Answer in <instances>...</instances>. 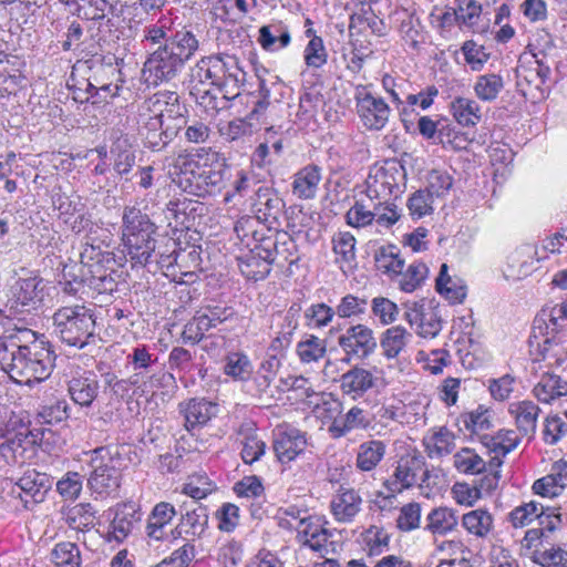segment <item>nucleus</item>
I'll return each mask as SVG.
<instances>
[{"mask_svg": "<svg viewBox=\"0 0 567 567\" xmlns=\"http://www.w3.org/2000/svg\"><path fill=\"white\" fill-rule=\"evenodd\" d=\"M447 271V265L442 264L440 274L436 278V290L451 303H462L466 297V285L462 279L451 277Z\"/></svg>", "mask_w": 567, "mask_h": 567, "instance_id": "nucleus-36", "label": "nucleus"}, {"mask_svg": "<svg viewBox=\"0 0 567 567\" xmlns=\"http://www.w3.org/2000/svg\"><path fill=\"white\" fill-rule=\"evenodd\" d=\"M84 274L85 285L96 293L111 295L117 290L116 272L107 270L103 265H95Z\"/></svg>", "mask_w": 567, "mask_h": 567, "instance_id": "nucleus-39", "label": "nucleus"}, {"mask_svg": "<svg viewBox=\"0 0 567 567\" xmlns=\"http://www.w3.org/2000/svg\"><path fill=\"white\" fill-rule=\"evenodd\" d=\"M404 319L419 336L435 338L442 330L440 309L431 302H408L404 305Z\"/></svg>", "mask_w": 567, "mask_h": 567, "instance_id": "nucleus-12", "label": "nucleus"}, {"mask_svg": "<svg viewBox=\"0 0 567 567\" xmlns=\"http://www.w3.org/2000/svg\"><path fill=\"white\" fill-rule=\"evenodd\" d=\"M503 89L504 80L495 73L480 75L474 84L476 96L484 102L496 100Z\"/></svg>", "mask_w": 567, "mask_h": 567, "instance_id": "nucleus-52", "label": "nucleus"}, {"mask_svg": "<svg viewBox=\"0 0 567 567\" xmlns=\"http://www.w3.org/2000/svg\"><path fill=\"white\" fill-rule=\"evenodd\" d=\"M118 73V70L112 64L104 65L100 63L93 73V76L90 79L87 91L92 96L99 95L101 92L105 93L111 97H114L118 94L120 86L117 84H113L112 82L106 83L102 80V75L106 74L111 78H114Z\"/></svg>", "mask_w": 567, "mask_h": 567, "instance_id": "nucleus-48", "label": "nucleus"}, {"mask_svg": "<svg viewBox=\"0 0 567 567\" xmlns=\"http://www.w3.org/2000/svg\"><path fill=\"white\" fill-rule=\"evenodd\" d=\"M44 284L39 276L19 278L11 287L10 307L16 312L38 309L44 299Z\"/></svg>", "mask_w": 567, "mask_h": 567, "instance_id": "nucleus-13", "label": "nucleus"}, {"mask_svg": "<svg viewBox=\"0 0 567 567\" xmlns=\"http://www.w3.org/2000/svg\"><path fill=\"white\" fill-rule=\"evenodd\" d=\"M52 319L54 333L65 344L83 349L96 342L95 319L84 305L61 307Z\"/></svg>", "mask_w": 567, "mask_h": 567, "instance_id": "nucleus-4", "label": "nucleus"}, {"mask_svg": "<svg viewBox=\"0 0 567 567\" xmlns=\"http://www.w3.org/2000/svg\"><path fill=\"white\" fill-rule=\"evenodd\" d=\"M492 416L493 412L489 409L480 405L471 412L461 414L458 420L472 434H480L492 427Z\"/></svg>", "mask_w": 567, "mask_h": 567, "instance_id": "nucleus-55", "label": "nucleus"}, {"mask_svg": "<svg viewBox=\"0 0 567 567\" xmlns=\"http://www.w3.org/2000/svg\"><path fill=\"white\" fill-rule=\"evenodd\" d=\"M86 454L90 455L91 467L87 486L92 493L107 496L116 492L121 485V471L117 466L118 458L114 456L111 449L101 446Z\"/></svg>", "mask_w": 567, "mask_h": 567, "instance_id": "nucleus-5", "label": "nucleus"}, {"mask_svg": "<svg viewBox=\"0 0 567 567\" xmlns=\"http://www.w3.org/2000/svg\"><path fill=\"white\" fill-rule=\"evenodd\" d=\"M375 381L377 379L370 370L355 365L340 377L339 388L342 395L358 400L374 388Z\"/></svg>", "mask_w": 567, "mask_h": 567, "instance_id": "nucleus-21", "label": "nucleus"}, {"mask_svg": "<svg viewBox=\"0 0 567 567\" xmlns=\"http://www.w3.org/2000/svg\"><path fill=\"white\" fill-rule=\"evenodd\" d=\"M239 435L243 436L241 440V458L246 464H252L261 458V456L266 452V443L258 437L257 432L247 424L240 426Z\"/></svg>", "mask_w": 567, "mask_h": 567, "instance_id": "nucleus-43", "label": "nucleus"}, {"mask_svg": "<svg viewBox=\"0 0 567 567\" xmlns=\"http://www.w3.org/2000/svg\"><path fill=\"white\" fill-rule=\"evenodd\" d=\"M354 101L358 115L368 130L379 131L389 121L390 107L381 97L374 96L368 86L355 87Z\"/></svg>", "mask_w": 567, "mask_h": 567, "instance_id": "nucleus-11", "label": "nucleus"}, {"mask_svg": "<svg viewBox=\"0 0 567 567\" xmlns=\"http://www.w3.org/2000/svg\"><path fill=\"white\" fill-rule=\"evenodd\" d=\"M173 55L181 58L182 63H186L198 50V40L188 30L182 29L169 35V40H166L165 44Z\"/></svg>", "mask_w": 567, "mask_h": 567, "instance_id": "nucleus-41", "label": "nucleus"}, {"mask_svg": "<svg viewBox=\"0 0 567 567\" xmlns=\"http://www.w3.org/2000/svg\"><path fill=\"white\" fill-rule=\"evenodd\" d=\"M258 41L262 49L276 51L288 47L291 38L288 28L282 22H274L259 29Z\"/></svg>", "mask_w": 567, "mask_h": 567, "instance_id": "nucleus-40", "label": "nucleus"}, {"mask_svg": "<svg viewBox=\"0 0 567 567\" xmlns=\"http://www.w3.org/2000/svg\"><path fill=\"white\" fill-rule=\"evenodd\" d=\"M429 480L425 458L421 454L406 453L399 457L393 474L383 485L388 492L402 493Z\"/></svg>", "mask_w": 567, "mask_h": 567, "instance_id": "nucleus-7", "label": "nucleus"}, {"mask_svg": "<svg viewBox=\"0 0 567 567\" xmlns=\"http://www.w3.org/2000/svg\"><path fill=\"white\" fill-rule=\"evenodd\" d=\"M368 301L365 298H359L354 295L348 293L343 296L340 302L336 306V316L342 319L358 317L365 312Z\"/></svg>", "mask_w": 567, "mask_h": 567, "instance_id": "nucleus-62", "label": "nucleus"}, {"mask_svg": "<svg viewBox=\"0 0 567 567\" xmlns=\"http://www.w3.org/2000/svg\"><path fill=\"white\" fill-rule=\"evenodd\" d=\"M55 355L49 342L35 343L18 354H10L8 361H0L10 378L19 383L31 385L48 379L54 367Z\"/></svg>", "mask_w": 567, "mask_h": 567, "instance_id": "nucleus-3", "label": "nucleus"}, {"mask_svg": "<svg viewBox=\"0 0 567 567\" xmlns=\"http://www.w3.org/2000/svg\"><path fill=\"white\" fill-rule=\"evenodd\" d=\"M401 172L395 165L389 167H377L369 175L365 181L368 197L374 200H382L388 203L392 195L400 190L399 177Z\"/></svg>", "mask_w": 567, "mask_h": 567, "instance_id": "nucleus-15", "label": "nucleus"}, {"mask_svg": "<svg viewBox=\"0 0 567 567\" xmlns=\"http://www.w3.org/2000/svg\"><path fill=\"white\" fill-rule=\"evenodd\" d=\"M567 487V461L558 460L553 463L550 473L538 478L533 484L535 494L545 497H556Z\"/></svg>", "mask_w": 567, "mask_h": 567, "instance_id": "nucleus-28", "label": "nucleus"}, {"mask_svg": "<svg viewBox=\"0 0 567 567\" xmlns=\"http://www.w3.org/2000/svg\"><path fill=\"white\" fill-rule=\"evenodd\" d=\"M375 267L390 277L400 274L404 267V259L400 249L394 245L381 246L374 254Z\"/></svg>", "mask_w": 567, "mask_h": 567, "instance_id": "nucleus-45", "label": "nucleus"}, {"mask_svg": "<svg viewBox=\"0 0 567 567\" xmlns=\"http://www.w3.org/2000/svg\"><path fill=\"white\" fill-rule=\"evenodd\" d=\"M52 478L35 470H29L16 482L11 494L23 503V507L31 508V505L42 503L52 487Z\"/></svg>", "mask_w": 567, "mask_h": 567, "instance_id": "nucleus-14", "label": "nucleus"}, {"mask_svg": "<svg viewBox=\"0 0 567 567\" xmlns=\"http://www.w3.org/2000/svg\"><path fill=\"white\" fill-rule=\"evenodd\" d=\"M289 247L278 246L277 239L272 236L260 237L258 244L249 248L247 254L236 258L240 272L249 280L265 279L278 256L282 255Z\"/></svg>", "mask_w": 567, "mask_h": 567, "instance_id": "nucleus-6", "label": "nucleus"}, {"mask_svg": "<svg viewBox=\"0 0 567 567\" xmlns=\"http://www.w3.org/2000/svg\"><path fill=\"white\" fill-rule=\"evenodd\" d=\"M187 431L207 424L218 413L217 404L205 399H190L179 404Z\"/></svg>", "mask_w": 567, "mask_h": 567, "instance_id": "nucleus-27", "label": "nucleus"}, {"mask_svg": "<svg viewBox=\"0 0 567 567\" xmlns=\"http://www.w3.org/2000/svg\"><path fill=\"white\" fill-rule=\"evenodd\" d=\"M460 524L456 509L447 506H439L431 509L425 517L424 530L434 537L446 536L457 530Z\"/></svg>", "mask_w": 567, "mask_h": 567, "instance_id": "nucleus-25", "label": "nucleus"}, {"mask_svg": "<svg viewBox=\"0 0 567 567\" xmlns=\"http://www.w3.org/2000/svg\"><path fill=\"white\" fill-rule=\"evenodd\" d=\"M223 54L202 58L190 71V85L217 86L223 70Z\"/></svg>", "mask_w": 567, "mask_h": 567, "instance_id": "nucleus-30", "label": "nucleus"}, {"mask_svg": "<svg viewBox=\"0 0 567 567\" xmlns=\"http://www.w3.org/2000/svg\"><path fill=\"white\" fill-rule=\"evenodd\" d=\"M177 184L183 192L197 197L219 194L229 184L233 169L223 154L212 147L179 153L173 158Z\"/></svg>", "mask_w": 567, "mask_h": 567, "instance_id": "nucleus-1", "label": "nucleus"}, {"mask_svg": "<svg viewBox=\"0 0 567 567\" xmlns=\"http://www.w3.org/2000/svg\"><path fill=\"white\" fill-rule=\"evenodd\" d=\"M450 110L455 121L464 127H472L481 122V106L473 99L457 96L451 102Z\"/></svg>", "mask_w": 567, "mask_h": 567, "instance_id": "nucleus-38", "label": "nucleus"}, {"mask_svg": "<svg viewBox=\"0 0 567 567\" xmlns=\"http://www.w3.org/2000/svg\"><path fill=\"white\" fill-rule=\"evenodd\" d=\"M411 339V334L401 326L386 329L380 339L382 354L386 359H395L404 350Z\"/></svg>", "mask_w": 567, "mask_h": 567, "instance_id": "nucleus-42", "label": "nucleus"}, {"mask_svg": "<svg viewBox=\"0 0 567 567\" xmlns=\"http://www.w3.org/2000/svg\"><path fill=\"white\" fill-rule=\"evenodd\" d=\"M223 70L216 89L223 94V99L230 101L239 96L240 87L246 82L247 73L240 65L239 59L235 55L223 53Z\"/></svg>", "mask_w": 567, "mask_h": 567, "instance_id": "nucleus-16", "label": "nucleus"}, {"mask_svg": "<svg viewBox=\"0 0 567 567\" xmlns=\"http://www.w3.org/2000/svg\"><path fill=\"white\" fill-rule=\"evenodd\" d=\"M82 247L80 254L81 271H89L95 265H101L102 249L96 235H89L87 238H83Z\"/></svg>", "mask_w": 567, "mask_h": 567, "instance_id": "nucleus-60", "label": "nucleus"}, {"mask_svg": "<svg viewBox=\"0 0 567 567\" xmlns=\"http://www.w3.org/2000/svg\"><path fill=\"white\" fill-rule=\"evenodd\" d=\"M332 249L337 262L351 266L355 258V238L349 231H339L332 237Z\"/></svg>", "mask_w": 567, "mask_h": 567, "instance_id": "nucleus-56", "label": "nucleus"}, {"mask_svg": "<svg viewBox=\"0 0 567 567\" xmlns=\"http://www.w3.org/2000/svg\"><path fill=\"white\" fill-rule=\"evenodd\" d=\"M565 310L566 308L564 307V303L556 305L549 310L548 313L546 310H543L542 315L537 316L534 320L533 331L529 337V344L530 347H536L544 358L550 346L555 342V336H549L548 323L545 317H553V319L558 318L564 320L566 319Z\"/></svg>", "mask_w": 567, "mask_h": 567, "instance_id": "nucleus-24", "label": "nucleus"}, {"mask_svg": "<svg viewBox=\"0 0 567 567\" xmlns=\"http://www.w3.org/2000/svg\"><path fill=\"white\" fill-rule=\"evenodd\" d=\"M190 95L208 116H215L224 105H220L223 97L218 96L219 92L214 86L190 85Z\"/></svg>", "mask_w": 567, "mask_h": 567, "instance_id": "nucleus-49", "label": "nucleus"}, {"mask_svg": "<svg viewBox=\"0 0 567 567\" xmlns=\"http://www.w3.org/2000/svg\"><path fill=\"white\" fill-rule=\"evenodd\" d=\"M566 393L567 386L561 383L559 377L557 375L543 377L534 388L535 396L545 403H549L550 401L565 395Z\"/></svg>", "mask_w": 567, "mask_h": 567, "instance_id": "nucleus-57", "label": "nucleus"}, {"mask_svg": "<svg viewBox=\"0 0 567 567\" xmlns=\"http://www.w3.org/2000/svg\"><path fill=\"white\" fill-rule=\"evenodd\" d=\"M95 514L96 512L90 503H80L65 512L64 519L70 528L84 532L95 526Z\"/></svg>", "mask_w": 567, "mask_h": 567, "instance_id": "nucleus-44", "label": "nucleus"}, {"mask_svg": "<svg viewBox=\"0 0 567 567\" xmlns=\"http://www.w3.org/2000/svg\"><path fill=\"white\" fill-rule=\"evenodd\" d=\"M285 208V202L270 187L260 186L252 199V212L258 221L272 226L278 223Z\"/></svg>", "mask_w": 567, "mask_h": 567, "instance_id": "nucleus-18", "label": "nucleus"}, {"mask_svg": "<svg viewBox=\"0 0 567 567\" xmlns=\"http://www.w3.org/2000/svg\"><path fill=\"white\" fill-rule=\"evenodd\" d=\"M297 353L303 363L318 362L327 353L326 340L311 334L297 344Z\"/></svg>", "mask_w": 567, "mask_h": 567, "instance_id": "nucleus-58", "label": "nucleus"}, {"mask_svg": "<svg viewBox=\"0 0 567 567\" xmlns=\"http://www.w3.org/2000/svg\"><path fill=\"white\" fill-rule=\"evenodd\" d=\"M461 525L476 539H487L494 530V517L484 508H476L462 515Z\"/></svg>", "mask_w": 567, "mask_h": 567, "instance_id": "nucleus-31", "label": "nucleus"}, {"mask_svg": "<svg viewBox=\"0 0 567 567\" xmlns=\"http://www.w3.org/2000/svg\"><path fill=\"white\" fill-rule=\"evenodd\" d=\"M224 362V373L234 380L245 381L254 370L250 359L244 352H229Z\"/></svg>", "mask_w": 567, "mask_h": 567, "instance_id": "nucleus-50", "label": "nucleus"}, {"mask_svg": "<svg viewBox=\"0 0 567 567\" xmlns=\"http://www.w3.org/2000/svg\"><path fill=\"white\" fill-rule=\"evenodd\" d=\"M177 512L168 502L157 503L151 511L145 526V534L151 540L163 542L172 537L168 526Z\"/></svg>", "mask_w": 567, "mask_h": 567, "instance_id": "nucleus-22", "label": "nucleus"}, {"mask_svg": "<svg viewBox=\"0 0 567 567\" xmlns=\"http://www.w3.org/2000/svg\"><path fill=\"white\" fill-rule=\"evenodd\" d=\"M47 342L43 339H39L37 333L29 328H14L7 330L6 333L0 337V361H8L10 354H18V352L29 349V347L35 343Z\"/></svg>", "mask_w": 567, "mask_h": 567, "instance_id": "nucleus-23", "label": "nucleus"}, {"mask_svg": "<svg viewBox=\"0 0 567 567\" xmlns=\"http://www.w3.org/2000/svg\"><path fill=\"white\" fill-rule=\"evenodd\" d=\"M184 65L181 58L173 55L166 45H161L145 61L143 76L148 85L157 86L173 80Z\"/></svg>", "mask_w": 567, "mask_h": 567, "instance_id": "nucleus-10", "label": "nucleus"}, {"mask_svg": "<svg viewBox=\"0 0 567 567\" xmlns=\"http://www.w3.org/2000/svg\"><path fill=\"white\" fill-rule=\"evenodd\" d=\"M189 507L184 504L181 507V518L175 528L171 529L173 539H177L183 535L192 537H200L208 526V511L207 507L192 502Z\"/></svg>", "mask_w": 567, "mask_h": 567, "instance_id": "nucleus-17", "label": "nucleus"}, {"mask_svg": "<svg viewBox=\"0 0 567 567\" xmlns=\"http://www.w3.org/2000/svg\"><path fill=\"white\" fill-rule=\"evenodd\" d=\"M509 411L515 415L518 431L524 436H533L536 431L537 419L540 412L538 405L533 401L525 400L513 403Z\"/></svg>", "mask_w": 567, "mask_h": 567, "instance_id": "nucleus-35", "label": "nucleus"}, {"mask_svg": "<svg viewBox=\"0 0 567 567\" xmlns=\"http://www.w3.org/2000/svg\"><path fill=\"white\" fill-rule=\"evenodd\" d=\"M307 444L306 433L296 427H286L275 434L274 451L278 461L285 464L303 453Z\"/></svg>", "mask_w": 567, "mask_h": 567, "instance_id": "nucleus-19", "label": "nucleus"}, {"mask_svg": "<svg viewBox=\"0 0 567 567\" xmlns=\"http://www.w3.org/2000/svg\"><path fill=\"white\" fill-rule=\"evenodd\" d=\"M370 426V420L365 412L354 405L340 419H334L328 431L333 439L346 436L353 430H367Z\"/></svg>", "mask_w": 567, "mask_h": 567, "instance_id": "nucleus-34", "label": "nucleus"}, {"mask_svg": "<svg viewBox=\"0 0 567 567\" xmlns=\"http://www.w3.org/2000/svg\"><path fill=\"white\" fill-rule=\"evenodd\" d=\"M429 274L427 266L423 262L411 264L405 271L403 269L400 274H396L398 285L404 292H412L416 290L423 281L426 279Z\"/></svg>", "mask_w": 567, "mask_h": 567, "instance_id": "nucleus-53", "label": "nucleus"}, {"mask_svg": "<svg viewBox=\"0 0 567 567\" xmlns=\"http://www.w3.org/2000/svg\"><path fill=\"white\" fill-rule=\"evenodd\" d=\"M70 405L65 400H55L43 405L38 412V417L47 424H56L69 417Z\"/></svg>", "mask_w": 567, "mask_h": 567, "instance_id": "nucleus-63", "label": "nucleus"}, {"mask_svg": "<svg viewBox=\"0 0 567 567\" xmlns=\"http://www.w3.org/2000/svg\"><path fill=\"white\" fill-rule=\"evenodd\" d=\"M362 498L353 488L340 487L330 503L331 513L336 520L350 523L361 511Z\"/></svg>", "mask_w": 567, "mask_h": 567, "instance_id": "nucleus-26", "label": "nucleus"}, {"mask_svg": "<svg viewBox=\"0 0 567 567\" xmlns=\"http://www.w3.org/2000/svg\"><path fill=\"white\" fill-rule=\"evenodd\" d=\"M100 383L91 371L76 372L68 381V392L71 400L82 406L90 408L97 398Z\"/></svg>", "mask_w": 567, "mask_h": 567, "instance_id": "nucleus-20", "label": "nucleus"}, {"mask_svg": "<svg viewBox=\"0 0 567 567\" xmlns=\"http://www.w3.org/2000/svg\"><path fill=\"white\" fill-rule=\"evenodd\" d=\"M141 520V513L134 505L125 504L117 509L109 532V539L123 542Z\"/></svg>", "mask_w": 567, "mask_h": 567, "instance_id": "nucleus-33", "label": "nucleus"}, {"mask_svg": "<svg viewBox=\"0 0 567 567\" xmlns=\"http://www.w3.org/2000/svg\"><path fill=\"white\" fill-rule=\"evenodd\" d=\"M423 445L430 458H440L452 453L455 434L445 426L434 427L424 436Z\"/></svg>", "mask_w": 567, "mask_h": 567, "instance_id": "nucleus-32", "label": "nucleus"}, {"mask_svg": "<svg viewBox=\"0 0 567 567\" xmlns=\"http://www.w3.org/2000/svg\"><path fill=\"white\" fill-rule=\"evenodd\" d=\"M533 561L542 567H567V550L560 547L535 550Z\"/></svg>", "mask_w": 567, "mask_h": 567, "instance_id": "nucleus-64", "label": "nucleus"}, {"mask_svg": "<svg viewBox=\"0 0 567 567\" xmlns=\"http://www.w3.org/2000/svg\"><path fill=\"white\" fill-rule=\"evenodd\" d=\"M388 445L382 440H369L359 444L355 467L361 472H373L384 460Z\"/></svg>", "mask_w": 567, "mask_h": 567, "instance_id": "nucleus-29", "label": "nucleus"}, {"mask_svg": "<svg viewBox=\"0 0 567 567\" xmlns=\"http://www.w3.org/2000/svg\"><path fill=\"white\" fill-rule=\"evenodd\" d=\"M320 181V168L317 165H308L295 175L292 193L301 199L313 198Z\"/></svg>", "mask_w": 567, "mask_h": 567, "instance_id": "nucleus-37", "label": "nucleus"}, {"mask_svg": "<svg viewBox=\"0 0 567 567\" xmlns=\"http://www.w3.org/2000/svg\"><path fill=\"white\" fill-rule=\"evenodd\" d=\"M156 226L135 206H126L122 216V241L132 267H145L153 262Z\"/></svg>", "mask_w": 567, "mask_h": 567, "instance_id": "nucleus-2", "label": "nucleus"}, {"mask_svg": "<svg viewBox=\"0 0 567 567\" xmlns=\"http://www.w3.org/2000/svg\"><path fill=\"white\" fill-rule=\"evenodd\" d=\"M338 346L344 353L342 361L365 360L377 349V339L373 330L363 323L349 326L338 337Z\"/></svg>", "mask_w": 567, "mask_h": 567, "instance_id": "nucleus-9", "label": "nucleus"}, {"mask_svg": "<svg viewBox=\"0 0 567 567\" xmlns=\"http://www.w3.org/2000/svg\"><path fill=\"white\" fill-rule=\"evenodd\" d=\"M375 200L368 197L357 199L346 214L347 224L354 228L365 227L374 220Z\"/></svg>", "mask_w": 567, "mask_h": 567, "instance_id": "nucleus-46", "label": "nucleus"}, {"mask_svg": "<svg viewBox=\"0 0 567 567\" xmlns=\"http://www.w3.org/2000/svg\"><path fill=\"white\" fill-rule=\"evenodd\" d=\"M362 542L368 556H379L388 550L390 536L382 527L370 526L362 533Z\"/></svg>", "mask_w": 567, "mask_h": 567, "instance_id": "nucleus-54", "label": "nucleus"}, {"mask_svg": "<svg viewBox=\"0 0 567 567\" xmlns=\"http://www.w3.org/2000/svg\"><path fill=\"white\" fill-rule=\"evenodd\" d=\"M453 464L457 472L466 475L481 474L487 467V462L470 447H463L456 452L453 456Z\"/></svg>", "mask_w": 567, "mask_h": 567, "instance_id": "nucleus-47", "label": "nucleus"}, {"mask_svg": "<svg viewBox=\"0 0 567 567\" xmlns=\"http://www.w3.org/2000/svg\"><path fill=\"white\" fill-rule=\"evenodd\" d=\"M336 316L334 308L324 302L312 303L305 310L306 326L321 329L329 326Z\"/></svg>", "mask_w": 567, "mask_h": 567, "instance_id": "nucleus-59", "label": "nucleus"}, {"mask_svg": "<svg viewBox=\"0 0 567 567\" xmlns=\"http://www.w3.org/2000/svg\"><path fill=\"white\" fill-rule=\"evenodd\" d=\"M51 561L55 567H80L82 564L81 550L75 543H58L51 550Z\"/></svg>", "mask_w": 567, "mask_h": 567, "instance_id": "nucleus-51", "label": "nucleus"}, {"mask_svg": "<svg viewBox=\"0 0 567 567\" xmlns=\"http://www.w3.org/2000/svg\"><path fill=\"white\" fill-rule=\"evenodd\" d=\"M516 86L524 97L538 99L542 86L550 74L549 65L538 60L535 54L522 55L515 70Z\"/></svg>", "mask_w": 567, "mask_h": 567, "instance_id": "nucleus-8", "label": "nucleus"}, {"mask_svg": "<svg viewBox=\"0 0 567 567\" xmlns=\"http://www.w3.org/2000/svg\"><path fill=\"white\" fill-rule=\"evenodd\" d=\"M542 509V504L532 501L515 507L509 513V522L515 528L529 525L538 518Z\"/></svg>", "mask_w": 567, "mask_h": 567, "instance_id": "nucleus-61", "label": "nucleus"}]
</instances>
